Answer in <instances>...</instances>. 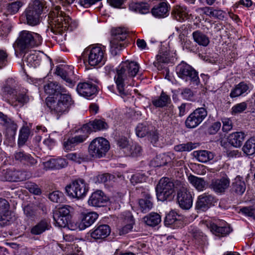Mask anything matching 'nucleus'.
<instances>
[{
  "mask_svg": "<svg viewBox=\"0 0 255 255\" xmlns=\"http://www.w3.org/2000/svg\"><path fill=\"white\" fill-rule=\"evenodd\" d=\"M139 64L133 61L122 62L116 69L114 80L117 89L121 96L124 97L128 94L125 89L126 84L134 77L139 71Z\"/></svg>",
  "mask_w": 255,
  "mask_h": 255,
  "instance_id": "obj_1",
  "label": "nucleus"
},
{
  "mask_svg": "<svg viewBox=\"0 0 255 255\" xmlns=\"http://www.w3.org/2000/svg\"><path fill=\"white\" fill-rule=\"evenodd\" d=\"M74 104L71 95L67 92L62 94H57L55 99H49L47 101V105L50 110V112L59 117L68 112L69 109Z\"/></svg>",
  "mask_w": 255,
  "mask_h": 255,
  "instance_id": "obj_2",
  "label": "nucleus"
},
{
  "mask_svg": "<svg viewBox=\"0 0 255 255\" xmlns=\"http://www.w3.org/2000/svg\"><path fill=\"white\" fill-rule=\"evenodd\" d=\"M42 42V38L40 34L26 30L20 32L16 41L17 48L22 53L39 46Z\"/></svg>",
  "mask_w": 255,
  "mask_h": 255,
  "instance_id": "obj_3",
  "label": "nucleus"
},
{
  "mask_svg": "<svg viewBox=\"0 0 255 255\" xmlns=\"http://www.w3.org/2000/svg\"><path fill=\"white\" fill-rule=\"evenodd\" d=\"M60 7L56 6L55 10L56 11V15L54 12V17L51 21V30L56 34H62L63 31L73 30L72 26L71 19L69 15H66L62 11H59Z\"/></svg>",
  "mask_w": 255,
  "mask_h": 255,
  "instance_id": "obj_4",
  "label": "nucleus"
},
{
  "mask_svg": "<svg viewBox=\"0 0 255 255\" xmlns=\"http://www.w3.org/2000/svg\"><path fill=\"white\" fill-rule=\"evenodd\" d=\"M172 182L168 178H162L156 188L158 200L161 201H171L174 196V188L176 189V182Z\"/></svg>",
  "mask_w": 255,
  "mask_h": 255,
  "instance_id": "obj_5",
  "label": "nucleus"
},
{
  "mask_svg": "<svg viewBox=\"0 0 255 255\" xmlns=\"http://www.w3.org/2000/svg\"><path fill=\"white\" fill-rule=\"evenodd\" d=\"M109 141L102 137H96L89 144L88 151L89 155L94 158L105 157L110 149Z\"/></svg>",
  "mask_w": 255,
  "mask_h": 255,
  "instance_id": "obj_6",
  "label": "nucleus"
},
{
  "mask_svg": "<svg viewBox=\"0 0 255 255\" xmlns=\"http://www.w3.org/2000/svg\"><path fill=\"white\" fill-rule=\"evenodd\" d=\"M176 186L177 200L179 206L183 209H189L193 204V198L187 188V184L183 181H177Z\"/></svg>",
  "mask_w": 255,
  "mask_h": 255,
  "instance_id": "obj_7",
  "label": "nucleus"
},
{
  "mask_svg": "<svg viewBox=\"0 0 255 255\" xmlns=\"http://www.w3.org/2000/svg\"><path fill=\"white\" fill-rule=\"evenodd\" d=\"M44 6L43 2L39 0H33L25 11L26 23L31 26H35L39 23V16Z\"/></svg>",
  "mask_w": 255,
  "mask_h": 255,
  "instance_id": "obj_8",
  "label": "nucleus"
},
{
  "mask_svg": "<svg viewBox=\"0 0 255 255\" xmlns=\"http://www.w3.org/2000/svg\"><path fill=\"white\" fill-rule=\"evenodd\" d=\"M178 76L186 81H190L191 84L198 85L200 79L198 72L190 65L182 62L176 67Z\"/></svg>",
  "mask_w": 255,
  "mask_h": 255,
  "instance_id": "obj_9",
  "label": "nucleus"
},
{
  "mask_svg": "<svg viewBox=\"0 0 255 255\" xmlns=\"http://www.w3.org/2000/svg\"><path fill=\"white\" fill-rule=\"evenodd\" d=\"M89 188L85 181L82 179L73 181L65 187L68 195L73 198L81 199L84 197Z\"/></svg>",
  "mask_w": 255,
  "mask_h": 255,
  "instance_id": "obj_10",
  "label": "nucleus"
},
{
  "mask_svg": "<svg viewBox=\"0 0 255 255\" xmlns=\"http://www.w3.org/2000/svg\"><path fill=\"white\" fill-rule=\"evenodd\" d=\"M85 54L88 56V63L92 66H101L106 61L105 50L100 46L88 48L85 51Z\"/></svg>",
  "mask_w": 255,
  "mask_h": 255,
  "instance_id": "obj_11",
  "label": "nucleus"
},
{
  "mask_svg": "<svg viewBox=\"0 0 255 255\" xmlns=\"http://www.w3.org/2000/svg\"><path fill=\"white\" fill-rule=\"evenodd\" d=\"M112 32L110 41L111 50L113 51L121 50L126 45L125 40L128 35L127 30L125 28L119 27L113 29Z\"/></svg>",
  "mask_w": 255,
  "mask_h": 255,
  "instance_id": "obj_12",
  "label": "nucleus"
},
{
  "mask_svg": "<svg viewBox=\"0 0 255 255\" xmlns=\"http://www.w3.org/2000/svg\"><path fill=\"white\" fill-rule=\"evenodd\" d=\"M30 176V174L25 171L6 169L1 171L0 180L3 181L18 182L29 179Z\"/></svg>",
  "mask_w": 255,
  "mask_h": 255,
  "instance_id": "obj_13",
  "label": "nucleus"
},
{
  "mask_svg": "<svg viewBox=\"0 0 255 255\" xmlns=\"http://www.w3.org/2000/svg\"><path fill=\"white\" fill-rule=\"evenodd\" d=\"M207 111L204 108H198L191 113L185 121L187 128H193L198 126L206 118Z\"/></svg>",
  "mask_w": 255,
  "mask_h": 255,
  "instance_id": "obj_14",
  "label": "nucleus"
},
{
  "mask_svg": "<svg viewBox=\"0 0 255 255\" xmlns=\"http://www.w3.org/2000/svg\"><path fill=\"white\" fill-rule=\"evenodd\" d=\"M217 202L216 197L209 193H204L199 195L196 202L195 208L198 212H205Z\"/></svg>",
  "mask_w": 255,
  "mask_h": 255,
  "instance_id": "obj_15",
  "label": "nucleus"
},
{
  "mask_svg": "<svg viewBox=\"0 0 255 255\" xmlns=\"http://www.w3.org/2000/svg\"><path fill=\"white\" fill-rule=\"evenodd\" d=\"M73 69L72 66L60 65L56 67L55 73L63 79L68 86L73 87L75 84L73 80L74 75Z\"/></svg>",
  "mask_w": 255,
  "mask_h": 255,
  "instance_id": "obj_16",
  "label": "nucleus"
},
{
  "mask_svg": "<svg viewBox=\"0 0 255 255\" xmlns=\"http://www.w3.org/2000/svg\"><path fill=\"white\" fill-rule=\"evenodd\" d=\"M78 133V134L74 136L64 139L63 145L65 150H73L76 146L83 143L88 138V135L84 131H81V128L79 129Z\"/></svg>",
  "mask_w": 255,
  "mask_h": 255,
  "instance_id": "obj_17",
  "label": "nucleus"
},
{
  "mask_svg": "<svg viewBox=\"0 0 255 255\" xmlns=\"http://www.w3.org/2000/svg\"><path fill=\"white\" fill-rule=\"evenodd\" d=\"M108 201V198L102 191L97 190L91 194L88 203L90 206L101 207L106 206Z\"/></svg>",
  "mask_w": 255,
  "mask_h": 255,
  "instance_id": "obj_18",
  "label": "nucleus"
},
{
  "mask_svg": "<svg viewBox=\"0 0 255 255\" xmlns=\"http://www.w3.org/2000/svg\"><path fill=\"white\" fill-rule=\"evenodd\" d=\"M108 128L107 124L102 120L95 119L86 124L84 125L81 128V131H84L88 137L93 131L101 130Z\"/></svg>",
  "mask_w": 255,
  "mask_h": 255,
  "instance_id": "obj_19",
  "label": "nucleus"
},
{
  "mask_svg": "<svg viewBox=\"0 0 255 255\" xmlns=\"http://www.w3.org/2000/svg\"><path fill=\"white\" fill-rule=\"evenodd\" d=\"M0 123L6 128V135L13 139L16 134L17 125L6 115L0 113Z\"/></svg>",
  "mask_w": 255,
  "mask_h": 255,
  "instance_id": "obj_20",
  "label": "nucleus"
},
{
  "mask_svg": "<svg viewBox=\"0 0 255 255\" xmlns=\"http://www.w3.org/2000/svg\"><path fill=\"white\" fill-rule=\"evenodd\" d=\"M111 233V229L108 225L96 226L90 231L91 237L95 240H101L106 238Z\"/></svg>",
  "mask_w": 255,
  "mask_h": 255,
  "instance_id": "obj_21",
  "label": "nucleus"
},
{
  "mask_svg": "<svg viewBox=\"0 0 255 255\" xmlns=\"http://www.w3.org/2000/svg\"><path fill=\"white\" fill-rule=\"evenodd\" d=\"M210 230L216 236L224 237L229 235L232 231L230 226L225 222L219 224L213 223L210 226Z\"/></svg>",
  "mask_w": 255,
  "mask_h": 255,
  "instance_id": "obj_22",
  "label": "nucleus"
},
{
  "mask_svg": "<svg viewBox=\"0 0 255 255\" xmlns=\"http://www.w3.org/2000/svg\"><path fill=\"white\" fill-rule=\"evenodd\" d=\"M230 181L227 175L220 179H214L211 181L210 188L216 193H223L229 187Z\"/></svg>",
  "mask_w": 255,
  "mask_h": 255,
  "instance_id": "obj_23",
  "label": "nucleus"
},
{
  "mask_svg": "<svg viewBox=\"0 0 255 255\" xmlns=\"http://www.w3.org/2000/svg\"><path fill=\"white\" fill-rule=\"evenodd\" d=\"M77 91L79 95L88 98L97 93V88L95 85L83 82L77 85Z\"/></svg>",
  "mask_w": 255,
  "mask_h": 255,
  "instance_id": "obj_24",
  "label": "nucleus"
},
{
  "mask_svg": "<svg viewBox=\"0 0 255 255\" xmlns=\"http://www.w3.org/2000/svg\"><path fill=\"white\" fill-rule=\"evenodd\" d=\"M169 5L165 1L155 4L151 9L152 14L157 18H164L169 14Z\"/></svg>",
  "mask_w": 255,
  "mask_h": 255,
  "instance_id": "obj_25",
  "label": "nucleus"
},
{
  "mask_svg": "<svg viewBox=\"0 0 255 255\" xmlns=\"http://www.w3.org/2000/svg\"><path fill=\"white\" fill-rule=\"evenodd\" d=\"M142 198L139 200L138 204L141 212L146 213L153 207V199L150 194L147 191L141 193Z\"/></svg>",
  "mask_w": 255,
  "mask_h": 255,
  "instance_id": "obj_26",
  "label": "nucleus"
},
{
  "mask_svg": "<svg viewBox=\"0 0 255 255\" xmlns=\"http://www.w3.org/2000/svg\"><path fill=\"white\" fill-rule=\"evenodd\" d=\"M171 15L174 19L179 21H184L189 17L187 7L180 5H177L173 7Z\"/></svg>",
  "mask_w": 255,
  "mask_h": 255,
  "instance_id": "obj_27",
  "label": "nucleus"
},
{
  "mask_svg": "<svg viewBox=\"0 0 255 255\" xmlns=\"http://www.w3.org/2000/svg\"><path fill=\"white\" fill-rule=\"evenodd\" d=\"M99 215L95 212H89L83 215L81 222L79 226L80 230H83L91 226L98 218Z\"/></svg>",
  "mask_w": 255,
  "mask_h": 255,
  "instance_id": "obj_28",
  "label": "nucleus"
},
{
  "mask_svg": "<svg viewBox=\"0 0 255 255\" xmlns=\"http://www.w3.org/2000/svg\"><path fill=\"white\" fill-rule=\"evenodd\" d=\"M45 169H59L66 167L68 163L64 158H59L57 159L52 158L43 162Z\"/></svg>",
  "mask_w": 255,
  "mask_h": 255,
  "instance_id": "obj_29",
  "label": "nucleus"
},
{
  "mask_svg": "<svg viewBox=\"0 0 255 255\" xmlns=\"http://www.w3.org/2000/svg\"><path fill=\"white\" fill-rule=\"evenodd\" d=\"M250 85L249 84L244 82H241L235 86L230 94L231 98H237L241 96H245V94H247L250 92Z\"/></svg>",
  "mask_w": 255,
  "mask_h": 255,
  "instance_id": "obj_30",
  "label": "nucleus"
},
{
  "mask_svg": "<svg viewBox=\"0 0 255 255\" xmlns=\"http://www.w3.org/2000/svg\"><path fill=\"white\" fill-rule=\"evenodd\" d=\"M45 92L49 95L62 94L67 92L66 89L58 85L56 82H50L44 86Z\"/></svg>",
  "mask_w": 255,
  "mask_h": 255,
  "instance_id": "obj_31",
  "label": "nucleus"
},
{
  "mask_svg": "<svg viewBox=\"0 0 255 255\" xmlns=\"http://www.w3.org/2000/svg\"><path fill=\"white\" fill-rule=\"evenodd\" d=\"M14 158L16 160L23 164L33 166L37 162L36 159L30 154L25 153L24 151H16L14 153Z\"/></svg>",
  "mask_w": 255,
  "mask_h": 255,
  "instance_id": "obj_32",
  "label": "nucleus"
},
{
  "mask_svg": "<svg viewBox=\"0 0 255 255\" xmlns=\"http://www.w3.org/2000/svg\"><path fill=\"white\" fill-rule=\"evenodd\" d=\"M130 10L141 14H145L149 11L150 5L145 2L141 1H133L129 4Z\"/></svg>",
  "mask_w": 255,
  "mask_h": 255,
  "instance_id": "obj_33",
  "label": "nucleus"
},
{
  "mask_svg": "<svg viewBox=\"0 0 255 255\" xmlns=\"http://www.w3.org/2000/svg\"><path fill=\"white\" fill-rule=\"evenodd\" d=\"M50 223L47 220L43 219L33 226L30 229V233L33 235H39L50 229Z\"/></svg>",
  "mask_w": 255,
  "mask_h": 255,
  "instance_id": "obj_34",
  "label": "nucleus"
},
{
  "mask_svg": "<svg viewBox=\"0 0 255 255\" xmlns=\"http://www.w3.org/2000/svg\"><path fill=\"white\" fill-rule=\"evenodd\" d=\"M192 35L194 41L200 46L206 47L210 43L208 36L200 30L194 31Z\"/></svg>",
  "mask_w": 255,
  "mask_h": 255,
  "instance_id": "obj_35",
  "label": "nucleus"
},
{
  "mask_svg": "<svg viewBox=\"0 0 255 255\" xmlns=\"http://www.w3.org/2000/svg\"><path fill=\"white\" fill-rule=\"evenodd\" d=\"M189 233L193 237L196 244L200 245H205L207 244L206 236L198 229L191 227Z\"/></svg>",
  "mask_w": 255,
  "mask_h": 255,
  "instance_id": "obj_36",
  "label": "nucleus"
},
{
  "mask_svg": "<svg viewBox=\"0 0 255 255\" xmlns=\"http://www.w3.org/2000/svg\"><path fill=\"white\" fill-rule=\"evenodd\" d=\"M188 179L189 182L198 191H202L206 188L207 183L203 178L190 174Z\"/></svg>",
  "mask_w": 255,
  "mask_h": 255,
  "instance_id": "obj_37",
  "label": "nucleus"
},
{
  "mask_svg": "<svg viewBox=\"0 0 255 255\" xmlns=\"http://www.w3.org/2000/svg\"><path fill=\"white\" fill-rule=\"evenodd\" d=\"M194 156L201 162H207L212 160L214 154L208 150H198L193 152Z\"/></svg>",
  "mask_w": 255,
  "mask_h": 255,
  "instance_id": "obj_38",
  "label": "nucleus"
},
{
  "mask_svg": "<svg viewBox=\"0 0 255 255\" xmlns=\"http://www.w3.org/2000/svg\"><path fill=\"white\" fill-rule=\"evenodd\" d=\"M245 134L242 132H236L231 133L229 136V143L234 147H239L244 140Z\"/></svg>",
  "mask_w": 255,
  "mask_h": 255,
  "instance_id": "obj_39",
  "label": "nucleus"
},
{
  "mask_svg": "<svg viewBox=\"0 0 255 255\" xmlns=\"http://www.w3.org/2000/svg\"><path fill=\"white\" fill-rule=\"evenodd\" d=\"M170 58L169 53L167 52H160L156 56V59L153 62V64L158 70H160L163 68V64L169 62Z\"/></svg>",
  "mask_w": 255,
  "mask_h": 255,
  "instance_id": "obj_40",
  "label": "nucleus"
},
{
  "mask_svg": "<svg viewBox=\"0 0 255 255\" xmlns=\"http://www.w3.org/2000/svg\"><path fill=\"white\" fill-rule=\"evenodd\" d=\"M245 182L241 177H237L232 184V190L238 195H242L245 191Z\"/></svg>",
  "mask_w": 255,
  "mask_h": 255,
  "instance_id": "obj_41",
  "label": "nucleus"
},
{
  "mask_svg": "<svg viewBox=\"0 0 255 255\" xmlns=\"http://www.w3.org/2000/svg\"><path fill=\"white\" fill-rule=\"evenodd\" d=\"M2 93L5 96L8 97L12 96V98L14 97L16 91L15 88V81L12 79H8L4 86L2 88Z\"/></svg>",
  "mask_w": 255,
  "mask_h": 255,
  "instance_id": "obj_42",
  "label": "nucleus"
},
{
  "mask_svg": "<svg viewBox=\"0 0 255 255\" xmlns=\"http://www.w3.org/2000/svg\"><path fill=\"white\" fill-rule=\"evenodd\" d=\"M170 101V97L162 91L160 96L157 99H153L152 103L156 107H163L166 106Z\"/></svg>",
  "mask_w": 255,
  "mask_h": 255,
  "instance_id": "obj_43",
  "label": "nucleus"
},
{
  "mask_svg": "<svg viewBox=\"0 0 255 255\" xmlns=\"http://www.w3.org/2000/svg\"><path fill=\"white\" fill-rule=\"evenodd\" d=\"M53 219L55 221V225L59 227H65L67 226H68V228H70V226L68 224L69 221V218L67 217H65L63 216H61L58 214H53ZM71 228V230H75L76 227L72 228V226L70 227Z\"/></svg>",
  "mask_w": 255,
  "mask_h": 255,
  "instance_id": "obj_44",
  "label": "nucleus"
},
{
  "mask_svg": "<svg viewBox=\"0 0 255 255\" xmlns=\"http://www.w3.org/2000/svg\"><path fill=\"white\" fill-rule=\"evenodd\" d=\"M40 60L34 53L29 54L23 59L24 64L30 67L35 68L40 64Z\"/></svg>",
  "mask_w": 255,
  "mask_h": 255,
  "instance_id": "obj_45",
  "label": "nucleus"
},
{
  "mask_svg": "<svg viewBox=\"0 0 255 255\" xmlns=\"http://www.w3.org/2000/svg\"><path fill=\"white\" fill-rule=\"evenodd\" d=\"M66 156L68 159L78 163L87 161L88 158V156L83 152H72Z\"/></svg>",
  "mask_w": 255,
  "mask_h": 255,
  "instance_id": "obj_46",
  "label": "nucleus"
},
{
  "mask_svg": "<svg viewBox=\"0 0 255 255\" xmlns=\"http://www.w3.org/2000/svg\"><path fill=\"white\" fill-rule=\"evenodd\" d=\"M145 223L150 226H157L161 222L160 216L156 213H151L144 218Z\"/></svg>",
  "mask_w": 255,
  "mask_h": 255,
  "instance_id": "obj_47",
  "label": "nucleus"
},
{
  "mask_svg": "<svg viewBox=\"0 0 255 255\" xmlns=\"http://www.w3.org/2000/svg\"><path fill=\"white\" fill-rule=\"evenodd\" d=\"M243 150L248 155L255 154V137L250 138L246 142Z\"/></svg>",
  "mask_w": 255,
  "mask_h": 255,
  "instance_id": "obj_48",
  "label": "nucleus"
},
{
  "mask_svg": "<svg viewBox=\"0 0 255 255\" xmlns=\"http://www.w3.org/2000/svg\"><path fill=\"white\" fill-rule=\"evenodd\" d=\"M197 147L196 143L189 142L182 143L174 146V150L178 152L190 151Z\"/></svg>",
  "mask_w": 255,
  "mask_h": 255,
  "instance_id": "obj_49",
  "label": "nucleus"
},
{
  "mask_svg": "<svg viewBox=\"0 0 255 255\" xmlns=\"http://www.w3.org/2000/svg\"><path fill=\"white\" fill-rule=\"evenodd\" d=\"M167 156L165 154L157 155L150 162L151 165L155 167H161L167 163Z\"/></svg>",
  "mask_w": 255,
  "mask_h": 255,
  "instance_id": "obj_50",
  "label": "nucleus"
},
{
  "mask_svg": "<svg viewBox=\"0 0 255 255\" xmlns=\"http://www.w3.org/2000/svg\"><path fill=\"white\" fill-rule=\"evenodd\" d=\"M128 221L129 222V223L124 226L123 227L121 228L119 230V234L120 235H124L128 233L129 232H130L132 229V225L133 224V217L130 215L129 213H128Z\"/></svg>",
  "mask_w": 255,
  "mask_h": 255,
  "instance_id": "obj_51",
  "label": "nucleus"
},
{
  "mask_svg": "<svg viewBox=\"0 0 255 255\" xmlns=\"http://www.w3.org/2000/svg\"><path fill=\"white\" fill-rule=\"evenodd\" d=\"M29 134V130L26 128H22L19 133L18 144L19 146H22L27 141Z\"/></svg>",
  "mask_w": 255,
  "mask_h": 255,
  "instance_id": "obj_52",
  "label": "nucleus"
},
{
  "mask_svg": "<svg viewBox=\"0 0 255 255\" xmlns=\"http://www.w3.org/2000/svg\"><path fill=\"white\" fill-rule=\"evenodd\" d=\"M247 103L243 102L234 105L231 109L232 115H236L245 111L247 108Z\"/></svg>",
  "mask_w": 255,
  "mask_h": 255,
  "instance_id": "obj_53",
  "label": "nucleus"
},
{
  "mask_svg": "<svg viewBox=\"0 0 255 255\" xmlns=\"http://www.w3.org/2000/svg\"><path fill=\"white\" fill-rule=\"evenodd\" d=\"M13 99L22 105L27 103L29 100L28 96L25 92L15 94Z\"/></svg>",
  "mask_w": 255,
  "mask_h": 255,
  "instance_id": "obj_54",
  "label": "nucleus"
},
{
  "mask_svg": "<svg viewBox=\"0 0 255 255\" xmlns=\"http://www.w3.org/2000/svg\"><path fill=\"white\" fill-rule=\"evenodd\" d=\"M136 134L139 137H143L148 133V128L142 124H139L135 129Z\"/></svg>",
  "mask_w": 255,
  "mask_h": 255,
  "instance_id": "obj_55",
  "label": "nucleus"
},
{
  "mask_svg": "<svg viewBox=\"0 0 255 255\" xmlns=\"http://www.w3.org/2000/svg\"><path fill=\"white\" fill-rule=\"evenodd\" d=\"M128 152V155H131L133 156H137L139 155L141 151V147L137 143H132V145H130L128 149L127 150Z\"/></svg>",
  "mask_w": 255,
  "mask_h": 255,
  "instance_id": "obj_56",
  "label": "nucleus"
},
{
  "mask_svg": "<svg viewBox=\"0 0 255 255\" xmlns=\"http://www.w3.org/2000/svg\"><path fill=\"white\" fill-rule=\"evenodd\" d=\"M22 5V3L20 1H16L11 3H9L7 6L8 12L11 14L17 12L19 8Z\"/></svg>",
  "mask_w": 255,
  "mask_h": 255,
  "instance_id": "obj_57",
  "label": "nucleus"
},
{
  "mask_svg": "<svg viewBox=\"0 0 255 255\" xmlns=\"http://www.w3.org/2000/svg\"><path fill=\"white\" fill-rule=\"evenodd\" d=\"M96 178L97 181L99 183H107L114 180V179L115 178V177L113 175L108 173H105L98 175Z\"/></svg>",
  "mask_w": 255,
  "mask_h": 255,
  "instance_id": "obj_58",
  "label": "nucleus"
},
{
  "mask_svg": "<svg viewBox=\"0 0 255 255\" xmlns=\"http://www.w3.org/2000/svg\"><path fill=\"white\" fill-rule=\"evenodd\" d=\"M71 207L69 205H64L60 207L58 211L54 213V214H58L68 218H70V213Z\"/></svg>",
  "mask_w": 255,
  "mask_h": 255,
  "instance_id": "obj_59",
  "label": "nucleus"
},
{
  "mask_svg": "<svg viewBox=\"0 0 255 255\" xmlns=\"http://www.w3.org/2000/svg\"><path fill=\"white\" fill-rule=\"evenodd\" d=\"M146 177L140 173H137L132 175L130 181L133 184L141 183L145 181Z\"/></svg>",
  "mask_w": 255,
  "mask_h": 255,
  "instance_id": "obj_60",
  "label": "nucleus"
},
{
  "mask_svg": "<svg viewBox=\"0 0 255 255\" xmlns=\"http://www.w3.org/2000/svg\"><path fill=\"white\" fill-rule=\"evenodd\" d=\"M63 197L62 192L59 191H55L49 194V199L53 202L58 203L61 201Z\"/></svg>",
  "mask_w": 255,
  "mask_h": 255,
  "instance_id": "obj_61",
  "label": "nucleus"
},
{
  "mask_svg": "<svg viewBox=\"0 0 255 255\" xmlns=\"http://www.w3.org/2000/svg\"><path fill=\"white\" fill-rule=\"evenodd\" d=\"M24 214L29 218L33 217L36 215V209L35 206L27 205L23 209Z\"/></svg>",
  "mask_w": 255,
  "mask_h": 255,
  "instance_id": "obj_62",
  "label": "nucleus"
},
{
  "mask_svg": "<svg viewBox=\"0 0 255 255\" xmlns=\"http://www.w3.org/2000/svg\"><path fill=\"white\" fill-rule=\"evenodd\" d=\"M9 208L8 201L3 198H0V215L6 214Z\"/></svg>",
  "mask_w": 255,
  "mask_h": 255,
  "instance_id": "obj_63",
  "label": "nucleus"
},
{
  "mask_svg": "<svg viewBox=\"0 0 255 255\" xmlns=\"http://www.w3.org/2000/svg\"><path fill=\"white\" fill-rule=\"evenodd\" d=\"M117 144L121 148L126 149V150L128 149L130 145L128 138L125 136H121L118 139Z\"/></svg>",
  "mask_w": 255,
  "mask_h": 255,
  "instance_id": "obj_64",
  "label": "nucleus"
}]
</instances>
